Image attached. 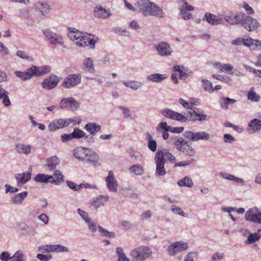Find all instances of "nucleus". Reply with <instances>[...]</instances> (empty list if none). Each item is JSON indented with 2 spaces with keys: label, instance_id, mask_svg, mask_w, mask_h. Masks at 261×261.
I'll use <instances>...</instances> for the list:
<instances>
[{
  "label": "nucleus",
  "instance_id": "f257e3e1",
  "mask_svg": "<svg viewBox=\"0 0 261 261\" xmlns=\"http://www.w3.org/2000/svg\"><path fill=\"white\" fill-rule=\"evenodd\" d=\"M68 29L69 32L68 33V36L76 45L82 47L90 45L91 48H95V44L98 40L97 37L80 32L75 28H69Z\"/></svg>",
  "mask_w": 261,
  "mask_h": 261
},
{
  "label": "nucleus",
  "instance_id": "f03ea898",
  "mask_svg": "<svg viewBox=\"0 0 261 261\" xmlns=\"http://www.w3.org/2000/svg\"><path fill=\"white\" fill-rule=\"evenodd\" d=\"M136 6L144 16H154L161 18L165 17L163 10L149 0H138Z\"/></svg>",
  "mask_w": 261,
  "mask_h": 261
},
{
  "label": "nucleus",
  "instance_id": "7ed1b4c3",
  "mask_svg": "<svg viewBox=\"0 0 261 261\" xmlns=\"http://www.w3.org/2000/svg\"><path fill=\"white\" fill-rule=\"evenodd\" d=\"M151 249L147 246H140L132 249L129 253L132 261H144L152 255Z\"/></svg>",
  "mask_w": 261,
  "mask_h": 261
},
{
  "label": "nucleus",
  "instance_id": "20e7f679",
  "mask_svg": "<svg viewBox=\"0 0 261 261\" xmlns=\"http://www.w3.org/2000/svg\"><path fill=\"white\" fill-rule=\"evenodd\" d=\"M170 139L177 150L185 153L189 156H193L196 154V151L193 147L182 137H171Z\"/></svg>",
  "mask_w": 261,
  "mask_h": 261
},
{
  "label": "nucleus",
  "instance_id": "39448f33",
  "mask_svg": "<svg viewBox=\"0 0 261 261\" xmlns=\"http://www.w3.org/2000/svg\"><path fill=\"white\" fill-rule=\"evenodd\" d=\"M184 127L169 126L165 122H160L156 127V131L162 134V137L164 140H167L169 138V132L173 133H180L184 131Z\"/></svg>",
  "mask_w": 261,
  "mask_h": 261
},
{
  "label": "nucleus",
  "instance_id": "423d86ee",
  "mask_svg": "<svg viewBox=\"0 0 261 261\" xmlns=\"http://www.w3.org/2000/svg\"><path fill=\"white\" fill-rule=\"evenodd\" d=\"M156 54L160 57L166 58L171 56L173 50L170 45L166 41H160L154 46Z\"/></svg>",
  "mask_w": 261,
  "mask_h": 261
},
{
  "label": "nucleus",
  "instance_id": "0eeeda50",
  "mask_svg": "<svg viewBox=\"0 0 261 261\" xmlns=\"http://www.w3.org/2000/svg\"><path fill=\"white\" fill-rule=\"evenodd\" d=\"M42 32L51 45H63L64 40L61 35L54 32L50 29H44Z\"/></svg>",
  "mask_w": 261,
  "mask_h": 261
},
{
  "label": "nucleus",
  "instance_id": "6e6552de",
  "mask_svg": "<svg viewBox=\"0 0 261 261\" xmlns=\"http://www.w3.org/2000/svg\"><path fill=\"white\" fill-rule=\"evenodd\" d=\"M183 136L191 141L197 142L199 140L204 141L208 140L210 138L209 134L205 132H198L194 133L192 131L186 130L183 133Z\"/></svg>",
  "mask_w": 261,
  "mask_h": 261
},
{
  "label": "nucleus",
  "instance_id": "1a4fd4ad",
  "mask_svg": "<svg viewBox=\"0 0 261 261\" xmlns=\"http://www.w3.org/2000/svg\"><path fill=\"white\" fill-rule=\"evenodd\" d=\"M82 80V76L79 73L71 74L67 75L62 83L63 87L70 89L77 86Z\"/></svg>",
  "mask_w": 261,
  "mask_h": 261
},
{
  "label": "nucleus",
  "instance_id": "9d476101",
  "mask_svg": "<svg viewBox=\"0 0 261 261\" xmlns=\"http://www.w3.org/2000/svg\"><path fill=\"white\" fill-rule=\"evenodd\" d=\"M154 162L156 165L155 175L157 177L164 176L166 174L165 168V159L163 158L162 154L159 152H156Z\"/></svg>",
  "mask_w": 261,
  "mask_h": 261
},
{
  "label": "nucleus",
  "instance_id": "9b49d317",
  "mask_svg": "<svg viewBox=\"0 0 261 261\" xmlns=\"http://www.w3.org/2000/svg\"><path fill=\"white\" fill-rule=\"evenodd\" d=\"M180 5L179 10L181 18L185 20H188L192 18V15L190 11L194 10V7L189 4L186 0H178Z\"/></svg>",
  "mask_w": 261,
  "mask_h": 261
},
{
  "label": "nucleus",
  "instance_id": "f8f14e48",
  "mask_svg": "<svg viewBox=\"0 0 261 261\" xmlns=\"http://www.w3.org/2000/svg\"><path fill=\"white\" fill-rule=\"evenodd\" d=\"M188 248L187 243L177 241L172 243L167 248V252L169 256H174L179 252L185 251Z\"/></svg>",
  "mask_w": 261,
  "mask_h": 261
},
{
  "label": "nucleus",
  "instance_id": "ddd939ff",
  "mask_svg": "<svg viewBox=\"0 0 261 261\" xmlns=\"http://www.w3.org/2000/svg\"><path fill=\"white\" fill-rule=\"evenodd\" d=\"M245 14L240 12H229L224 16V20L229 25L241 24Z\"/></svg>",
  "mask_w": 261,
  "mask_h": 261
},
{
  "label": "nucleus",
  "instance_id": "4468645a",
  "mask_svg": "<svg viewBox=\"0 0 261 261\" xmlns=\"http://www.w3.org/2000/svg\"><path fill=\"white\" fill-rule=\"evenodd\" d=\"M79 106V102L72 97L63 98L60 103L61 109H68L71 111H76Z\"/></svg>",
  "mask_w": 261,
  "mask_h": 261
},
{
  "label": "nucleus",
  "instance_id": "2eb2a0df",
  "mask_svg": "<svg viewBox=\"0 0 261 261\" xmlns=\"http://www.w3.org/2000/svg\"><path fill=\"white\" fill-rule=\"evenodd\" d=\"M241 25L246 30L249 32L254 31L259 25L256 19L245 14Z\"/></svg>",
  "mask_w": 261,
  "mask_h": 261
},
{
  "label": "nucleus",
  "instance_id": "dca6fc26",
  "mask_svg": "<svg viewBox=\"0 0 261 261\" xmlns=\"http://www.w3.org/2000/svg\"><path fill=\"white\" fill-rule=\"evenodd\" d=\"M59 81V77L55 74H51L48 77L43 81L41 86L43 88L46 90H51L57 86Z\"/></svg>",
  "mask_w": 261,
  "mask_h": 261
},
{
  "label": "nucleus",
  "instance_id": "f3484780",
  "mask_svg": "<svg viewBox=\"0 0 261 261\" xmlns=\"http://www.w3.org/2000/svg\"><path fill=\"white\" fill-rule=\"evenodd\" d=\"M161 113L163 116L173 120L180 122L184 121V115L168 108L163 109L161 111Z\"/></svg>",
  "mask_w": 261,
  "mask_h": 261
},
{
  "label": "nucleus",
  "instance_id": "a211bd4d",
  "mask_svg": "<svg viewBox=\"0 0 261 261\" xmlns=\"http://www.w3.org/2000/svg\"><path fill=\"white\" fill-rule=\"evenodd\" d=\"M32 77L33 76L38 77L49 73L51 71V67L49 65H42L36 66L32 65L30 67Z\"/></svg>",
  "mask_w": 261,
  "mask_h": 261
},
{
  "label": "nucleus",
  "instance_id": "6ab92c4d",
  "mask_svg": "<svg viewBox=\"0 0 261 261\" xmlns=\"http://www.w3.org/2000/svg\"><path fill=\"white\" fill-rule=\"evenodd\" d=\"M107 187L109 191L112 192H116L118 190V184L114 177V173L112 171H110L108 176L106 178Z\"/></svg>",
  "mask_w": 261,
  "mask_h": 261
},
{
  "label": "nucleus",
  "instance_id": "aec40b11",
  "mask_svg": "<svg viewBox=\"0 0 261 261\" xmlns=\"http://www.w3.org/2000/svg\"><path fill=\"white\" fill-rule=\"evenodd\" d=\"M93 13L96 18L103 19L108 18L112 15V13L109 10L106 9L100 5L96 6L94 8Z\"/></svg>",
  "mask_w": 261,
  "mask_h": 261
},
{
  "label": "nucleus",
  "instance_id": "412c9836",
  "mask_svg": "<svg viewBox=\"0 0 261 261\" xmlns=\"http://www.w3.org/2000/svg\"><path fill=\"white\" fill-rule=\"evenodd\" d=\"M30 171L15 174V178L17 187H21L23 186L30 180L31 178V169L30 168Z\"/></svg>",
  "mask_w": 261,
  "mask_h": 261
},
{
  "label": "nucleus",
  "instance_id": "4be33fe9",
  "mask_svg": "<svg viewBox=\"0 0 261 261\" xmlns=\"http://www.w3.org/2000/svg\"><path fill=\"white\" fill-rule=\"evenodd\" d=\"M203 20L213 25H219L223 23V20L221 16L208 12L205 13Z\"/></svg>",
  "mask_w": 261,
  "mask_h": 261
},
{
  "label": "nucleus",
  "instance_id": "5701e85b",
  "mask_svg": "<svg viewBox=\"0 0 261 261\" xmlns=\"http://www.w3.org/2000/svg\"><path fill=\"white\" fill-rule=\"evenodd\" d=\"M109 199V197L107 195H99L92 199L89 203L94 209L96 210L105 205Z\"/></svg>",
  "mask_w": 261,
  "mask_h": 261
},
{
  "label": "nucleus",
  "instance_id": "b1692460",
  "mask_svg": "<svg viewBox=\"0 0 261 261\" xmlns=\"http://www.w3.org/2000/svg\"><path fill=\"white\" fill-rule=\"evenodd\" d=\"M89 149L88 148L83 147H76L73 151V156L79 161L84 162L89 152Z\"/></svg>",
  "mask_w": 261,
  "mask_h": 261
},
{
  "label": "nucleus",
  "instance_id": "393cba45",
  "mask_svg": "<svg viewBox=\"0 0 261 261\" xmlns=\"http://www.w3.org/2000/svg\"><path fill=\"white\" fill-rule=\"evenodd\" d=\"M65 127H67L66 120L63 118L54 119L48 125V128L51 132H54Z\"/></svg>",
  "mask_w": 261,
  "mask_h": 261
},
{
  "label": "nucleus",
  "instance_id": "a878e982",
  "mask_svg": "<svg viewBox=\"0 0 261 261\" xmlns=\"http://www.w3.org/2000/svg\"><path fill=\"white\" fill-rule=\"evenodd\" d=\"M35 9L43 16H47L50 12L49 5L45 2H37L34 5Z\"/></svg>",
  "mask_w": 261,
  "mask_h": 261
},
{
  "label": "nucleus",
  "instance_id": "bb28decb",
  "mask_svg": "<svg viewBox=\"0 0 261 261\" xmlns=\"http://www.w3.org/2000/svg\"><path fill=\"white\" fill-rule=\"evenodd\" d=\"M28 195L27 191L14 194L10 197V201L15 205L21 204Z\"/></svg>",
  "mask_w": 261,
  "mask_h": 261
},
{
  "label": "nucleus",
  "instance_id": "cd10ccee",
  "mask_svg": "<svg viewBox=\"0 0 261 261\" xmlns=\"http://www.w3.org/2000/svg\"><path fill=\"white\" fill-rule=\"evenodd\" d=\"M261 129V120L254 119L250 121L248 125L247 130L251 134L255 133Z\"/></svg>",
  "mask_w": 261,
  "mask_h": 261
},
{
  "label": "nucleus",
  "instance_id": "c85d7f7f",
  "mask_svg": "<svg viewBox=\"0 0 261 261\" xmlns=\"http://www.w3.org/2000/svg\"><path fill=\"white\" fill-rule=\"evenodd\" d=\"M84 129L90 135H95L97 133L99 132L101 130V126L96 123L90 122L85 125Z\"/></svg>",
  "mask_w": 261,
  "mask_h": 261
},
{
  "label": "nucleus",
  "instance_id": "c756f323",
  "mask_svg": "<svg viewBox=\"0 0 261 261\" xmlns=\"http://www.w3.org/2000/svg\"><path fill=\"white\" fill-rule=\"evenodd\" d=\"M60 163V159L56 156L47 158L45 167L48 170L51 171L56 169L57 165Z\"/></svg>",
  "mask_w": 261,
  "mask_h": 261
},
{
  "label": "nucleus",
  "instance_id": "7c9ffc66",
  "mask_svg": "<svg viewBox=\"0 0 261 261\" xmlns=\"http://www.w3.org/2000/svg\"><path fill=\"white\" fill-rule=\"evenodd\" d=\"M168 77L166 74L153 73L148 75L146 80L148 82L161 83Z\"/></svg>",
  "mask_w": 261,
  "mask_h": 261
},
{
  "label": "nucleus",
  "instance_id": "2f4dec72",
  "mask_svg": "<svg viewBox=\"0 0 261 261\" xmlns=\"http://www.w3.org/2000/svg\"><path fill=\"white\" fill-rule=\"evenodd\" d=\"M247 46L251 50L255 51L261 50V41L257 39H253L250 37H248Z\"/></svg>",
  "mask_w": 261,
  "mask_h": 261
},
{
  "label": "nucleus",
  "instance_id": "473e14b6",
  "mask_svg": "<svg viewBox=\"0 0 261 261\" xmlns=\"http://www.w3.org/2000/svg\"><path fill=\"white\" fill-rule=\"evenodd\" d=\"M219 175L220 177L228 180L233 181L238 184H244L245 181L243 178L234 176L232 174L226 172H220Z\"/></svg>",
  "mask_w": 261,
  "mask_h": 261
},
{
  "label": "nucleus",
  "instance_id": "72a5a7b5",
  "mask_svg": "<svg viewBox=\"0 0 261 261\" xmlns=\"http://www.w3.org/2000/svg\"><path fill=\"white\" fill-rule=\"evenodd\" d=\"M51 177L50 183L56 185H60L64 181V176L60 171L56 170L54 174L50 175Z\"/></svg>",
  "mask_w": 261,
  "mask_h": 261
},
{
  "label": "nucleus",
  "instance_id": "f704fd0d",
  "mask_svg": "<svg viewBox=\"0 0 261 261\" xmlns=\"http://www.w3.org/2000/svg\"><path fill=\"white\" fill-rule=\"evenodd\" d=\"M261 231V228L257 229L256 232L251 233L247 237V240L245 241L246 245H249L254 243L258 241L261 237L260 232Z\"/></svg>",
  "mask_w": 261,
  "mask_h": 261
},
{
  "label": "nucleus",
  "instance_id": "c9c22d12",
  "mask_svg": "<svg viewBox=\"0 0 261 261\" xmlns=\"http://www.w3.org/2000/svg\"><path fill=\"white\" fill-rule=\"evenodd\" d=\"M98 154L92 149H90L89 152L88 153L87 157L84 162L88 163H92L95 165L98 163Z\"/></svg>",
  "mask_w": 261,
  "mask_h": 261
},
{
  "label": "nucleus",
  "instance_id": "e433bc0d",
  "mask_svg": "<svg viewBox=\"0 0 261 261\" xmlns=\"http://www.w3.org/2000/svg\"><path fill=\"white\" fill-rule=\"evenodd\" d=\"M31 73L30 67L27 68L25 71L23 72L19 71H16L14 72V74L17 77H19L21 80L24 81L30 80L32 78Z\"/></svg>",
  "mask_w": 261,
  "mask_h": 261
},
{
  "label": "nucleus",
  "instance_id": "4c0bfd02",
  "mask_svg": "<svg viewBox=\"0 0 261 261\" xmlns=\"http://www.w3.org/2000/svg\"><path fill=\"white\" fill-rule=\"evenodd\" d=\"M83 65L85 70L90 73H93L95 71L93 61L91 58H85L83 61Z\"/></svg>",
  "mask_w": 261,
  "mask_h": 261
},
{
  "label": "nucleus",
  "instance_id": "58836bf2",
  "mask_svg": "<svg viewBox=\"0 0 261 261\" xmlns=\"http://www.w3.org/2000/svg\"><path fill=\"white\" fill-rule=\"evenodd\" d=\"M51 177L49 175H46L42 173L37 174L34 178V180L36 182L42 184L50 183V179Z\"/></svg>",
  "mask_w": 261,
  "mask_h": 261
},
{
  "label": "nucleus",
  "instance_id": "ea45409f",
  "mask_svg": "<svg viewBox=\"0 0 261 261\" xmlns=\"http://www.w3.org/2000/svg\"><path fill=\"white\" fill-rule=\"evenodd\" d=\"M258 209L256 207L249 208L245 214V218L246 220L254 222L256 217Z\"/></svg>",
  "mask_w": 261,
  "mask_h": 261
},
{
  "label": "nucleus",
  "instance_id": "a19ab883",
  "mask_svg": "<svg viewBox=\"0 0 261 261\" xmlns=\"http://www.w3.org/2000/svg\"><path fill=\"white\" fill-rule=\"evenodd\" d=\"M213 66L221 71L226 72L232 70L233 69V66L229 64H221L220 62H215Z\"/></svg>",
  "mask_w": 261,
  "mask_h": 261
},
{
  "label": "nucleus",
  "instance_id": "79ce46f5",
  "mask_svg": "<svg viewBox=\"0 0 261 261\" xmlns=\"http://www.w3.org/2000/svg\"><path fill=\"white\" fill-rule=\"evenodd\" d=\"M237 100L234 99H231L229 97L221 98L219 100L220 107L222 109L227 110L229 105H232L236 102Z\"/></svg>",
  "mask_w": 261,
  "mask_h": 261
},
{
  "label": "nucleus",
  "instance_id": "37998d69",
  "mask_svg": "<svg viewBox=\"0 0 261 261\" xmlns=\"http://www.w3.org/2000/svg\"><path fill=\"white\" fill-rule=\"evenodd\" d=\"M247 99L254 102H258L260 99L259 95L254 91V88L251 87L247 94Z\"/></svg>",
  "mask_w": 261,
  "mask_h": 261
},
{
  "label": "nucleus",
  "instance_id": "c03bdc74",
  "mask_svg": "<svg viewBox=\"0 0 261 261\" xmlns=\"http://www.w3.org/2000/svg\"><path fill=\"white\" fill-rule=\"evenodd\" d=\"M15 150L19 153L28 154L31 152V147L30 145L17 144L15 145Z\"/></svg>",
  "mask_w": 261,
  "mask_h": 261
},
{
  "label": "nucleus",
  "instance_id": "a18cd8bd",
  "mask_svg": "<svg viewBox=\"0 0 261 261\" xmlns=\"http://www.w3.org/2000/svg\"><path fill=\"white\" fill-rule=\"evenodd\" d=\"M177 185L179 187L191 188L193 186V182L190 177L185 176L178 181Z\"/></svg>",
  "mask_w": 261,
  "mask_h": 261
},
{
  "label": "nucleus",
  "instance_id": "49530a36",
  "mask_svg": "<svg viewBox=\"0 0 261 261\" xmlns=\"http://www.w3.org/2000/svg\"><path fill=\"white\" fill-rule=\"evenodd\" d=\"M97 228L100 233H101V235L103 236L110 238L113 239L116 237L115 233L113 231H109L106 228H104L101 226L98 225Z\"/></svg>",
  "mask_w": 261,
  "mask_h": 261
},
{
  "label": "nucleus",
  "instance_id": "de8ad7c7",
  "mask_svg": "<svg viewBox=\"0 0 261 261\" xmlns=\"http://www.w3.org/2000/svg\"><path fill=\"white\" fill-rule=\"evenodd\" d=\"M129 171L136 175H141L144 173L143 166L139 164H136L130 167Z\"/></svg>",
  "mask_w": 261,
  "mask_h": 261
},
{
  "label": "nucleus",
  "instance_id": "09e8293b",
  "mask_svg": "<svg viewBox=\"0 0 261 261\" xmlns=\"http://www.w3.org/2000/svg\"><path fill=\"white\" fill-rule=\"evenodd\" d=\"M195 109L192 111H188L186 115H184L185 119L184 121H182V122H185L187 120L193 121H197V116L195 115L197 114V111Z\"/></svg>",
  "mask_w": 261,
  "mask_h": 261
},
{
  "label": "nucleus",
  "instance_id": "8fccbe9b",
  "mask_svg": "<svg viewBox=\"0 0 261 261\" xmlns=\"http://www.w3.org/2000/svg\"><path fill=\"white\" fill-rule=\"evenodd\" d=\"M72 134L74 139H80L86 135V133L78 127L74 128Z\"/></svg>",
  "mask_w": 261,
  "mask_h": 261
},
{
  "label": "nucleus",
  "instance_id": "3c124183",
  "mask_svg": "<svg viewBox=\"0 0 261 261\" xmlns=\"http://www.w3.org/2000/svg\"><path fill=\"white\" fill-rule=\"evenodd\" d=\"M247 41L248 37L246 38L238 37L231 41V44L234 46H240L241 45H243L246 47L247 45Z\"/></svg>",
  "mask_w": 261,
  "mask_h": 261
},
{
  "label": "nucleus",
  "instance_id": "603ef678",
  "mask_svg": "<svg viewBox=\"0 0 261 261\" xmlns=\"http://www.w3.org/2000/svg\"><path fill=\"white\" fill-rule=\"evenodd\" d=\"M156 152H159L160 153L162 154L163 158L165 159V158H166V159L170 162L175 161V158L173 155V154L171 153H170V152L166 150H158Z\"/></svg>",
  "mask_w": 261,
  "mask_h": 261
},
{
  "label": "nucleus",
  "instance_id": "864d4df0",
  "mask_svg": "<svg viewBox=\"0 0 261 261\" xmlns=\"http://www.w3.org/2000/svg\"><path fill=\"white\" fill-rule=\"evenodd\" d=\"M123 84L126 87H129L131 89L137 90L141 87V85H139L138 84L137 81H130L128 82H124Z\"/></svg>",
  "mask_w": 261,
  "mask_h": 261
},
{
  "label": "nucleus",
  "instance_id": "5fc2aeb1",
  "mask_svg": "<svg viewBox=\"0 0 261 261\" xmlns=\"http://www.w3.org/2000/svg\"><path fill=\"white\" fill-rule=\"evenodd\" d=\"M202 84L205 91L209 92H212L214 91L212 84L210 81L206 79L203 80L202 81Z\"/></svg>",
  "mask_w": 261,
  "mask_h": 261
},
{
  "label": "nucleus",
  "instance_id": "6e6d98bb",
  "mask_svg": "<svg viewBox=\"0 0 261 261\" xmlns=\"http://www.w3.org/2000/svg\"><path fill=\"white\" fill-rule=\"evenodd\" d=\"M66 183L70 189L74 191H79L83 189V186L81 184L78 185L75 182L69 180H67Z\"/></svg>",
  "mask_w": 261,
  "mask_h": 261
},
{
  "label": "nucleus",
  "instance_id": "4d7b16f0",
  "mask_svg": "<svg viewBox=\"0 0 261 261\" xmlns=\"http://www.w3.org/2000/svg\"><path fill=\"white\" fill-rule=\"evenodd\" d=\"M171 210L172 212L175 214L180 215L184 217H186L187 216V214L185 213L181 208L175 205L171 206Z\"/></svg>",
  "mask_w": 261,
  "mask_h": 261
},
{
  "label": "nucleus",
  "instance_id": "13d9d810",
  "mask_svg": "<svg viewBox=\"0 0 261 261\" xmlns=\"http://www.w3.org/2000/svg\"><path fill=\"white\" fill-rule=\"evenodd\" d=\"M89 230L92 232H95L98 230L96 223L90 218L86 223Z\"/></svg>",
  "mask_w": 261,
  "mask_h": 261
},
{
  "label": "nucleus",
  "instance_id": "bf43d9fd",
  "mask_svg": "<svg viewBox=\"0 0 261 261\" xmlns=\"http://www.w3.org/2000/svg\"><path fill=\"white\" fill-rule=\"evenodd\" d=\"M67 127L71 123H73L74 125L80 124L82 122V119L78 117L74 118H65Z\"/></svg>",
  "mask_w": 261,
  "mask_h": 261
},
{
  "label": "nucleus",
  "instance_id": "052dcab7",
  "mask_svg": "<svg viewBox=\"0 0 261 261\" xmlns=\"http://www.w3.org/2000/svg\"><path fill=\"white\" fill-rule=\"evenodd\" d=\"M9 92L7 91L5 94L0 97V100H2V103L6 107L11 105V102L9 97Z\"/></svg>",
  "mask_w": 261,
  "mask_h": 261
},
{
  "label": "nucleus",
  "instance_id": "680f3d73",
  "mask_svg": "<svg viewBox=\"0 0 261 261\" xmlns=\"http://www.w3.org/2000/svg\"><path fill=\"white\" fill-rule=\"evenodd\" d=\"M225 255L224 253L221 252H216L212 256V261H221L224 259Z\"/></svg>",
  "mask_w": 261,
  "mask_h": 261
},
{
  "label": "nucleus",
  "instance_id": "e2e57ef3",
  "mask_svg": "<svg viewBox=\"0 0 261 261\" xmlns=\"http://www.w3.org/2000/svg\"><path fill=\"white\" fill-rule=\"evenodd\" d=\"M77 213L85 223L91 218L88 213L81 208H78Z\"/></svg>",
  "mask_w": 261,
  "mask_h": 261
},
{
  "label": "nucleus",
  "instance_id": "0e129e2a",
  "mask_svg": "<svg viewBox=\"0 0 261 261\" xmlns=\"http://www.w3.org/2000/svg\"><path fill=\"white\" fill-rule=\"evenodd\" d=\"M118 108L122 111L123 118H128L132 117V113L128 108L125 107L124 106H119Z\"/></svg>",
  "mask_w": 261,
  "mask_h": 261
},
{
  "label": "nucleus",
  "instance_id": "69168bd1",
  "mask_svg": "<svg viewBox=\"0 0 261 261\" xmlns=\"http://www.w3.org/2000/svg\"><path fill=\"white\" fill-rule=\"evenodd\" d=\"M11 261H24L23 255L21 250L16 251L11 257Z\"/></svg>",
  "mask_w": 261,
  "mask_h": 261
},
{
  "label": "nucleus",
  "instance_id": "338daca9",
  "mask_svg": "<svg viewBox=\"0 0 261 261\" xmlns=\"http://www.w3.org/2000/svg\"><path fill=\"white\" fill-rule=\"evenodd\" d=\"M114 30L115 33L118 35L127 37L130 36V33H129V32L125 29H122L121 28L117 27L116 28H114Z\"/></svg>",
  "mask_w": 261,
  "mask_h": 261
},
{
  "label": "nucleus",
  "instance_id": "774afa93",
  "mask_svg": "<svg viewBox=\"0 0 261 261\" xmlns=\"http://www.w3.org/2000/svg\"><path fill=\"white\" fill-rule=\"evenodd\" d=\"M197 111V114H195L197 117V121H202L207 119V116L203 114V111L197 108H195Z\"/></svg>",
  "mask_w": 261,
  "mask_h": 261
}]
</instances>
